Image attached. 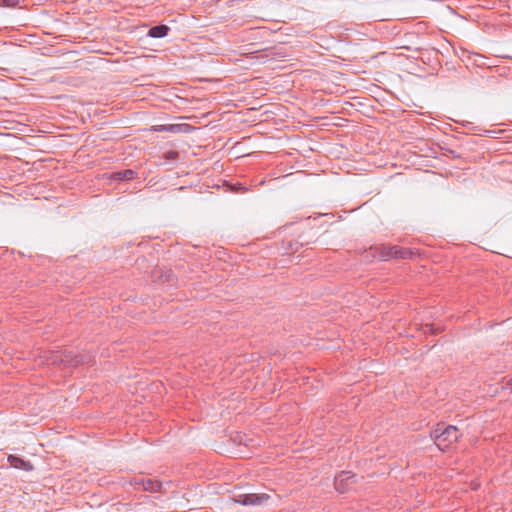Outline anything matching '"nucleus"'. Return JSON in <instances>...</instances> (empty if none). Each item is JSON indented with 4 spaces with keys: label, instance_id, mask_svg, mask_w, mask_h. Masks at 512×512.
I'll return each mask as SVG.
<instances>
[{
    "label": "nucleus",
    "instance_id": "obj_1",
    "mask_svg": "<svg viewBox=\"0 0 512 512\" xmlns=\"http://www.w3.org/2000/svg\"><path fill=\"white\" fill-rule=\"evenodd\" d=\"M460 436L458 428L453 425L437 424L431 432L434 443L441 451L449 449Z\"/></svg>",
    "mask_w": 512,
    "mask_h": 512
},
{
    "label": "nucleus",
    "instance_id": "obj_2",
    "mask_svg": "<svg viewBox=\"0 0 512 512\" xmlns=\"http://www.w3.org/2000/svg\"><path fill=\"white\" fill-rule=\"evenodd\" d=\"M88 357L82 354H75L73 351L65 350L53 356L54 364H61L69 367H76L88 363Z\"/></svg>",
    "mask_w": 512,
    "mask_h": 512
},
{
    "label": "nucleus",
    "instance_id": "obj_3",
    "mask_svg": "<svg viewBox=\"0 0 512 512\" xmlns=\"http://www.w3.org/2000/svg\"><path fill=\"white\" fill-rule=\"evenodd\" d=\"M413 255L410 249L400 246L383 245L380 248V256L383 260H389L391 258L407 259Z\"/></svg>",
    "mask_w": 512,
    "mask_h": 512
},
{
    "label": "nucleus",
    "instance_id": "obj_4",
    "mask_svg": "<svg viewBox=\"0 0 512 512\" xmlns=\"http://www.w3.org/2000/svg\"><path fill=\"white\" fill-rule=\"evenodd\" d=\"M356 482V475L351 472L342 471L337 477H335V488L338 492L344 493L349 490V485Z\"/></svg>",
    "mask_w": 512,
    "mask_h": 512
},
{
    "label": "nucleus",
    "instance_id": "obj_5",
    "mask_svg": "<svg viewBox=\"0 0 512 512\" xmlns=\"http://www.w3.org/2000/svg\"><path fill=\"white\" fill-rule=\"evenodd\" d=\"M267 499H269V495H267V494H262V495L244 494V495H240L238 497V499H236L235 501L242 505L248 506V505H260L263 503V501H265Z\"/></svg>",
    "mask_w": 512,
    "mask_h": 512
},
{
    "label": "nucleus",
    "instance_id": "obj_6",
    "mask_svg": "<svg viewBox=\"0 0 512 512\" xmlns=\"http://www.w3.org/2000/svg\"><path fill=\"white\" fill-rule=\"evenodd\" d=\"M8 462L12 467H14L16 469H20V470H24V471H32L33 470V465L31 464V462L26 461L18 456H15V455H9Z\"/></svg>",
    "mask_w": 512,
    "mask_h": 512
},
{
    "label": "nucleus",
    "instance_id": "obj_7",
    "mask_svg": "<svg viewBox=\"0 0 512 512\" xmlns=\"http://www.w3.org/2000/svg\"><path fill=\"white\" fill-rule=\"evenodd\" d=\"M162 484L160 481L151 479V478H145V481L143 482V487H139V491H148V492H159L161 490Z\"/></svg>",
    "mask_w": 512,
    "mask_h": 512
},
{
    "label": "nucleus",
    "instance_id": "obj_8",
    "mask_svg": "<svg viewBox=\"0 0 512 512\" xmlns=\"http://www.w3.org/2000/svg\"><path fill=\"white\" fill-rule=\"evenodd\" d=\"M169 32V27L166 25H157L149 29L148 35L152 38H162Z\"/></svg>",
    "mask_w": 512,
    "mask_h": 512
},
{
    "label": "nucleus",
    "instance_id": "obj_9",
    "mask_svg": "<svg viewBox=\"0 0 512 512\" xmlns=\"http://www.w3.org/2000/svg\"><path fill=\"white\" fill-rule=\"evenodd\" d=\"M153 277L162 282V283H165V282H172L173 279H174V274L172 273L171 270H166L164 272H162L161 270H155L153 272Z\"/></svg>",
    "mask_w": 512,
    "mask_h": 512
},
{
    "label": "nucleus",
    "instance_id": "obj_10",
    "mask_svg": "<svg viewBox=\"0 0 512 512\" xmlns=\"http://www.w3.org/2000/svg\"><path fill=\"white\" fill-rule=\"evenodd\" d=\"M135 176H136V172L131 169H127V170H123V171L114 173V179H117V180H132L135 178Z\"/></svg>",
    "mask_w": 512,
    "mask_h": 512
},
{
    "label": "nucleus",
    "instance_id": "obj_11",
    "mask_svg": "<svg viewBox=\"0 0 512 512\" xmlns=\"http://www.w3.org/2000/svg\"><path fill=\"white\" fill-rule=\"evenodd\" d=\"M153 130L157 131V132L168 131V132L176 133V132L180 131V125H176V124L159 125V126H155L153 128Z\"/></svg>",
    "mask_w": 512,
    "mask_h": 512
},
{
    "label": "nucleus",
    "instance_id": "obj_12",
    "mask_svg": "<svg viewBox=\"0 0 512 512\" xmlns=\"http://www.w3.org/2000/svg\"><path fill=\"white\" fill-rule=\"evenodd\" d=\"M145 481V477H134L130 480V485L134 486L136 490H139V487H143V482Z\"/></svg>",
    "mask_w": 512,
    "mask_h": 512
},
{
    "label": "nucleus",
    "instance_id": "obj_13",
    "mask_svg": "<svg viewBox=\"0 0 512 512\" xmlns=\"http://www.w3.org/2000/svg\"><path fill=\"white\" fill-rule=\"evenodd\" d=\"M18 3V0H2V4L6 7H14Z\"/></svg>",
    "mask_w": 512,
    "mask_h": 512
},
{
    "label": "nucleus",
    "instance_id": "obj_14",
    "mask_svg": "<svg viewBox=\"0 0 512 512\" xmlns=\"http://www.w3.org/2000/svg\"><path fill=\"white\" fill-rule=\"evenodd\" d=\"M176 156H177V152H175V151H169V152L166 154V157H167L168 159H174Z\"/></svg>",
    "mask_w": 512,
    "mask_h": 512
}]
</instances>
